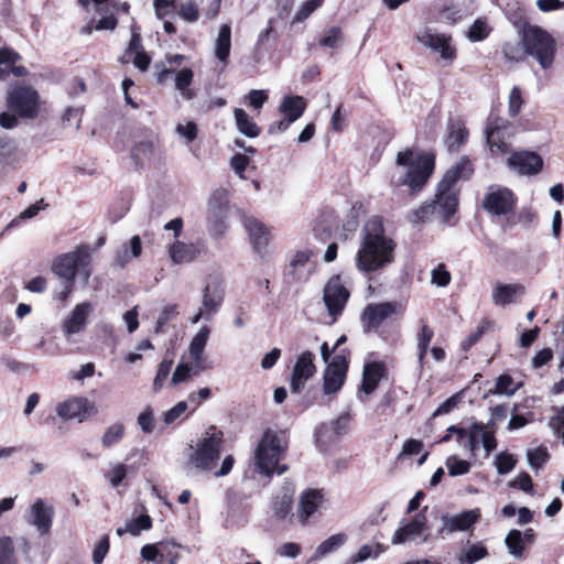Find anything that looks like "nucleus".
<instances>
[{"mask_svg":"<svg viewBox=\"0 0 564 564\" xmlns=\"http://www.w3.org/2000/svg\"><path fill=\"white\" fill-rule=\"evenodd\" d=\"M394 249L395 242L386 236L383 217L375 215L364 226L356 265L362 272L378 271L393 262Z\"/></svg>","mask_w":564,"mask_h":564,"instance_id":"1","label":"nucleus"},{"mask_svg":"<svg viewBox=\"0 0 564 564\" xmlns=\"http://www.w3.org/2000/svg\"><path fill=\"white\" fill-rule=\"evenodd\" d=\"M395 164L406 167V171L394 182V185L397 187L406 186L411 195H416L423 191L434 174L436 154L432 150L405 148L398 152Z\"/></svg>","mask_w":564,"mask_h":564,"instance_id":"2","label":"nucleus"},{"mask_svg":"<svg viewBox=\"0 0 564 564\" xmlns=\"http://www.w3.org/2000/svg\"><path fill=\"white\" fill-rule=\"evenodd\" d=\"M288 449V440L284 432H275L268 427L256 448V465L259 471L268 477L274 473L282 475L288 470L286 465H279Z\"/></svg>","mask_w":564,"mask_h":564,"instance_id":"3","label":"nucleus"},{"mask_svg":"<svg viewBox=\"0 0 564 564\" xmlns=\"http://www.w3.org/2000/svg\"><path fill=\"white\" fill-rule=\"evenodd\" d=\"M520 35L527 56L535 59L541 68H551L557 51L556 41L553 35L543 28L532 25L525 21L520 30Z\"/></svg>","mask_w":564,"mask_h":564,"instance_id":"4","label":"nucleus"},{"mask_svg":"<svg viewBox=\"0 0 564 564\" xmlns=\"http://www.w3.org/2000/svg\"><path fill=\"white\" fill-rule=\"evenodd\" d=\"M224 444V433L215 425H210L205 436L198 441L195 452L191 458L195 466L203 470H212L220 457Z\"/></svg>","mask_w":564,"mask_h":564,"instance_id":"5","label":"nucleus"},{"mask_svg":"<svg viewBox=\"0 0 564 564\" xmlns=\"http://www.w3.org/2000/svg\"><path fill=\"white\" fill-rule=\"evenodd\" d=\"M7 106L10 111L23 119H34L40 112V95L30 85H15L7 97Z\"/></svg>","mask_w":564,"mask_h":564,"instance_id":"6","label":"nucleus"},{"mask_svg":"<svg viewBox=\"0 0 564 564\" xmlns=\"http://www.w3.org/2000/svg\"><path fill=\"white\" fill-rule=\"evenodd\" d=\"M89 265V246L82 243L74 251L58 256L52 263V271L65 281H75L79 268L85 270Z\"/></svg>","mask_w":564,"mask_h":564,"instance_id":"7","label":"nucleus"},{"mask_svg":"<svg viewBox=\"0 0 564 564\" xmlns=\"http://www.w3.org/2000/svg\"><path fill=\"white\" fill-rule=\"evenodd\" d=\"M485 133L487 144L494 155L510 152L508 140L512 135V123L509 120L498 113L490 112L487 118Z\"/></svg>","mask_w":564,"mask_h":564,"instance_id":"8","label":"nucleus"},{"mask_svg":"<svg viewBox=\"0 0 564 564\" xmlns=\"http://www.w3.org/2000/svg\"><path fill=\"white\" fill-rule=\"evenodd\" d=\"M349 297L350 291L343 283L340 274L332 275L324 286L323 301L333 322L343 314Z\"/></svg>","mask_w":564,"mask_h":564,"instance_id":"9","label":"nucleus"},{"mask_svg":"<svg viewBox=\"0 0 564 564\" xmlns=\"http://www.w3.org/2000/svg\"><path fill=\"white\" fill-rule=\"evenodd\" d=\"M518 197L508 187H490L481 206L492 216H508L514 213Z\"/></svg>","mask_w":564,"mask_h":564,"instance_id":"10","label":"nucleus"},{"mask_svg":"<svg viewBox=\"0 0 564 564\" xmlns=\"http://www.w3.org/2000/svg\"><path fill=\"white\" fill-rule=\"evenodd\" d=\"M398 308H400V304L398 302L368 304L360 316L364 330H377L388 317L398 312Z\"/></svg>","mask_w":564,"mask_h":564,"instance_id":"11","label":"nucleus"},{"mask_svg":"<svg viewBox=\"0 0 564 564\" xmlns=\"http://www.w3.org/2000/svg\"><path fill=\"white\" fill-rule=\"evenodd\" d=\"M507 164L520 175H536L543 170L544 162L539 153L529 150H520L510 154Z\"/></svg>","mask_w":564,"mask_h":564,"instance_id":"12","label":"nucleus"},{"mask_svg":"<svg viewBox=\"0 0 564 564\" xmlns=\"http://www.w3.org/2000/svg\"><path fill=\"white\" fill-rule=\"evenodd\" d=\"M316 372L314 364V354L312 351H303L296 359L293 367L290 388L292 393H301L305 383Z\"/></svg>","mask_w":564,"mask_h":564,"instance_id":"13","label":"nucleus"},{"mask_svg":"<svg viewBox=\"0 0 564 564\" xmlns=\"http://www.w3.org/2000/svg\"><path fill=\"white\" fill-rule=\"evenodd\" d=\"M56 412L64 420L77 419L83 422L88 415L96 412L94 403L84 397H74L61 402L56 406Z\"/></svg>","mask_w":564,"mask_h":564,"instance_id":"14","label":"nucleus"},{"mask_svg":"<svg viewBox=\"0 0 564 564\" xmlns=\"http://www.w3.org/2000/svg\"><path fill=\"white\" fill-rule=\"evenodd\" d=\"M22 59L20 53L10 46L0 47V80H8L10 76L18 78L26 77L29 70L18 62Z\"/></svg>","mask_w":564,"mask_h":564,"instance_id":"15","label":"nucleus"},{"mask_svg":"<svg viewBox=\"0 0 564 564\" xmlns=\"http://www.w3.org/2000/svg\"><path fill=\"white\" fill-rule=\"evenodd\" d=\"M389 370L384 361H368L364 366L360 391L372 394L383 379H388Z\"/></svg>","mask_w":564,"mask_h":564,"instance_id":"16","label":"nucleus"},{"mask_svg":"<svg viewBox=\"0 0 564 564\" xmlns=\"http://www.w3.org/2000/svg\"><path fill=\"white\" fill-rule=\"evenodd\" d=\"M54 514V507L39 498L31 506L29 522L36 528L40 534L45 535L52 529Z\"/></svg>","mask_w":564,"mask_h":564,"instance_id":"17","label":"nucleus"},{"mask_svg":"<svg viewBox=\"0 0 564 564\" xmlns=\"http://www.w3.org/2000/svg\"><path fill=\"white\" fill-rule=\"evenodd\" d=\"M324 501V495L321 489L308 488L300 496L297 507V519L302 525L308 523V519L319 509Z\"/></svg>","mask_w":564,"mask_h":564,"instance_id":"18","label":"nucleus"},{"mask_svg":"<svg viewBox=\"0 0 564 564\" xmlns=\"http://www.w3.org/2000/svg\"><path fill=\"white\" fill-rule=\"evenodd\" d=\"M207 248L204 241L197 240L196 242L175 241L170 247V257L175 263H188L196 260Z\"/></svg>","mask_w":564,"mask_h":564,"instance_id":"19","label":"nucleus"},{"mask_svg":"<svg viewBox=\"0 0 564 564\" xmlns=\"http://www.w3.org/2000/svg\"><path fill=\"white\" fill-rule=\"evenodd\" d=\"M245 228L249 234L254 251L261 256L264 254L271 240L270 229L263 223L253 217L246 218Z\"/></svg>","mask_w":564,"mask_h":564,"instance_id":"20","label":"nucleus"},{"mask_svg":"<svg viewBox=\"0 0 564 564\" xmlns=\"http://www.w3.org/2000/svg\"><path fill=\"white\" fill-rule=\"evenodd\" d=\"M474 173V166L468 156L463 155L459 161L448 169L440 181V187L443 191L453 189L459 180H469Z\"/></svg>","mask_w":564,"mask_h":564,"instance_id":"21","label":"nucleus"},{"mask_svg":"<svg viewBox=\"0 0 564 564\" xmlns=\"http://www.w3.org/2000/svg\"><path fill=\"white\" fill-rule=\"evenodd\" d=\"M91 310L93 307L89 302L77 304L70 312V315L64 322L63 328L65 334L74 335L84 330Z\"/></svg>","mask_w":564,"mask_h":564,"instance_id":"22","label":"nucleus"},{"mask_svg":"<svg viewBox=\"0 0 564 564\" xmlns=\"http://www.w3.org/2000/svg\"><path fill=\"white\" fill-rule=\"evenodd\" d=\"M433 203H436V209H438V213L445 224H448L451 221V218L456 214L459 205L458 200V194L451 191H443L442 187H440V184L437 185V192H436V200Z\"/></svg>","mask_w":564,"mask_h":564,"instance_id":"23","label":"nucleus"},{"mask_svg":"<svg viewBox=\"0 0 564 564\" xmlns=\"http://www.w3.org/2000/svg\"><path fill=\"white\" fill-rule=\"evenodd\" d=\"M434 338V329L423 318L420 319V328L415 335L416 356L420 370L427 366V352Z\"/></svg>","mask_w":564,"mask_h":564,"instance_id":"24","label":"nucleus"},{"mask_svg":"<svg viewBox=\"0 0 564 564\" xmlns=\"http://www.w3.org/2000/svg\"><path fill=\"white\" fill-rule=\"evenodd\" d=\"M294 489L291 486H284L281 492L272 499V511L279 520L294 517L292 513Z\"/></svg>","mask_w":564,"mask_h":564,"instance_id":"25","label":"nucleus"},{"mask_svg":"<svg viewBox=\"0 0 564 564\" xmlns=\"http://www.w3.org/2000/svg\"><path fill=\"white\" fill-rule=\"evenodd\" d=\"M141 556L148 562L163 564L169 557V564H175L178 554H172L167 543L145 544L141 549Z\"/></svg>","mask_w":564,"mask_h":564,"instance_id":"26","label":"nucleus"},{"mask_svg":"<svg viewBox=\"0 0 564 564\" xmlns=\"http://www.w3.org/2000/svg\"><path fill=\"white\" fill-rule=\"evenodd\" d=\"M468 137L469 131L462 121H449L445 138L447 150L449 152H458L466 144Z\"/></svg>","mask_w":564,"mask_h":564,"instance_id":"27","label":"nucleus"},{"mask_svg":"<svg viewBox=\"0 0 564 564\" xmlns=\"http://www.w3.org/2000/svg\"><path fill=\"white\" fill-rule=\"evenodd\" d=\"M524 293L525 288L520 283H497L492 292V300L495 304L506 306L511 304L517 295H523Z\"/></svg>","mask_w":564,"mask_h":564,"instance_id":"28","label":"nucleus"},{"mask_svg":"<svg viewBox=\"0 0 564 564\" xmlns=\"http://www.w3.org/2000/svg\"><path fill=\"white\" fill-rule=\"evenodd\" d=\"M306 109V101L302 96H285L279 107L280 112L295 122Z\"/></svg>","mask_w":564,"mask_h":564,"instance_id":"29","label":"nucleus"},{"mask_svg":"<svg viewBox=\"0 0 564 564\" xmlns=\"http://www.w3.org/2000/svg\"><path fill=\"white\" fill-rule=\"evenodd\" d=\"M480 518L479 509L466 510L446 521L449 532L466 531L470 529Z\"/></svg>","mask_w":564,"mask_h":564,"instance_id":"30","label":"nucleus"},{"mask_svg":"<svg viewBox=\"0 0 564 564\" xmlns=\"http://www.w3.org/2000/svg\"><path fill=\"white\" fill-rule=\"evenodd\" d=\"M230 48L231 28L229 24H223L216 40L215 55L224 65H227L229 62Z\"/></svg>","mask_w":564,"mask_h":564,"instance_id":"31","label":"nucleus"},{"mask_svg":"<svg viewBox=\"0 0 564 564\" xmlns=\"http://www.w3.org/2000/svg\"><path fill=\"white\" fill-rule=\"evenodd\" d=\"M238 130L248 138H257L261 133V128L254 120L241 108L234 111Z\"/></svg>","mask_w":564,"mask_h":564,"instance_id":"32","label":"nucleus"},{"mask_svg":"<svg viewBox=\"0 0 564 564\" xmlns=\"http://www.w3.org/2000/svg\"><path fill=\"white\" fill-rule=\"evenodd\" d=\"M224 301V292L217 285H207L204 290L203 306L207 314H214L218 311Z\"/></svg>","mask_w":564,"mask_h":564,"instance_id":"33","label":"nucleus"},{"mask_svg":"<svg viewBox=\"0 0 564 564\" xmlns=\"http://www.w3.org/2000/svg\"><path fill=\"white\" fill-rule=\"evenodd\" d=\"M194 73L191 68L184 67L176 73L175 87L186 100H191L196 96L194 89L189 88L193 83Z\"/></svg>","mask_w":564,"mask_h":564,"instance_id":"34","label":"nucleus"},{"mask_svg":"<svg viewBox=\"0 0 564 564\" xmlns=\"http://www.w3.org/2000/svg\"><path fill=\"white\" fill-rule=\"evenodd\" d=\"M313 256L311 250L296 251L290 261L289 269L284 272V278L288 283H292L299 280L297 268L304 267Z\"/></svg>","mask_w":564,"mask_h":564,"instance_id":"35","label":"nucleus"},{"mask_svg":"<svg viewBox=\"0 0 564 564\" xmlns=\"http://www.w3.org/2000/svg\"><path fill=\"white\" fill-rule=\"evenodd\" d=\"M491 32L492 28L489 25L487 18H477L469 26L466 36L470 42H482Z\"/></svg>","mask_w":564,"mask_h":564,"instance_id":"36","label":"nucleus"},{"mask_svg":"<svg viewBox=\"0 0 564 564\" xmlns=\"http://www.w3.org/2000/svg\"><path fill=\"white\" fill-rule=\"evenodd\" d=\"M437 12L441 19L455 24L462 20V8L452 0H442L437 6Z\"/></svg>","mask_w":564,"mask_h":564,"instance_id":"37","label":"nucleus"},{"mask_svg":"<svg viewBox=\"0 0 564 564\" xmlns=\"http://www.w3.org/2000/svg\"><path fill=\"white\" fill-rule=\"evenodd\" d=\"M501 54L507 62L511 63L523 62L527 56L521 39L520 42H505L501 45Z\"/></svg>","mask_w":564,"mask_h":564,"instance_id":"38","label":"nucleus"},{"mask_svg":"<svg viewBox=\"0 0 564 564\" xmlns=\"http://www.w3.org/2000/svg\"><path fill=\"white\" fill-rule=\"evenodd\" d=\"M386 550H387V546H384L381 543H376L375 546L369 545V544H365V545L359 547L357 553L352 554L349 557L348 563L349 564H357V563H360V562H365V561H367L370 557L377 558Z\"/></svg>","mask_w":564,"mask_h":564,"instance_id":"39","label":"nucleus"},{"mask_svg":"<svg viewBox=\"0 0 564 564\" xmlns=\"http://www.w3.org/2000/svg\"><path fill=\"white\" fill-rule=\"evenodd\" d=\"M505 543L510 554L517 558L523 557L525 544L521 531L517 529L510 530L506 536Z\"/></svg>","mask_w":564,"mask_h":564,"instance_id":"40","label":"nucleus"},{"mask_svg":"<svg viewBox=\"0 0 564 564\" xmlns=\"http://www.w3.org/2000/svg\"><path fill=\"white\" fill-rule=\"evenodd\" d=\"M139 31H140L139 25L133 24L131 26V37H130L127 48L124 50L123 55L119 58L120 63L127 64L133 54H135L139 51H144L143 44H142V37H141V34Z\"/></svg>","mask_w":564,"mask_h":564,"instance_id":"41","label":"nucleus"},{"mask_svg":"<svg viewBox=\"0 0 564 564\" xmlns=\"http://www.w3.org/2000/svg\"><path fill=\"white\" fill-rule=\"evenodd\" d=\"M424 531L412 520L400 527L392 536V544H403L413 536L423 534Z\"/></svg>","mask_w":564,"mask_h":564,"instance_id":"42","label":"nucleus"},{"mask_svg":"<svg viewBox=\"0 0 564 564\" xmlns=\"http://www.w3.org/2000/svg\"><path fill=\"white\" fill-rule=\"evenodd\" d=\"M209 336V328L204 326L199 329V332L194 336L189 345V354L191 357L196 361H200L203 351L207 344V339Z\"/></svg>","mask_w":564,"mask_h":564,"instance_id":"43","label":"nucleus"},{"mask_svg":"<svg viewBox=\"0 0 564 564\" xmlns=\"http://www.w3.org/2000/svg\"><path fill=\"white\" fill-rule=\"evenodd\" d=\"M494 324L490 319L484 318L480 321L479 325L476 327L474 332H471L460 344L462 349L464 351H468L473 346H475L484 334L492 328Z\"/></svg>","mask_w":564,"mask_h":564,"instance_id":"44","label":"nucleus"},{"mask_svg":"<svg viewBox=\"0 0 564 564\" xmlns=\"http://www.w3.org/2000/svg\"><path fill=\"white\" fill-rule=\"evenodd\" d=\"M347 541V535L345 533H336L324 540L316 549V556H325L340 546H343Z\"/></svg>","mask_w":564,"mask_h":564,"instance_id":"45","label":"nucleus"},{"mask_svg":"<svg viewBox=\"0 0 564 564\" xmlns=\"http://www.w3.org/2000/svg\"><path fill=\"white\" fill-rule=\"evenodd\" d=\"M349 350L343 349L336 354L325 369L346 378L349 368Z\"/></svg>","mask_w":564,"mask_h":564,"instance_id":"46","label":"nucleus"},{"mask_svg":"<svg viewBox=\"0 0 564 564\" xmlns=\"http://www.w3.org/2000/svg\"><path fill=\"white\" fill-rule=\"evenodd\" d=\"M346 378L327 369L323 376V391L325 394L338 392L345 383Z\"/></svg>","mask_w":564,"mask_h":564,"instance_id":"47","label":"nucleus"},{"mask_svg":"<svg viewBox=\"0 0 564 564\" xmlns=\"http://www.w3.org/2000/svg\"><path fill=\"white\" fill-rule=\"evenodd\" d=\"M0 564H18L14 543L10 536L0 538Z\"/></svg>","mask_w":564,"mask_h":564,"instance_id":"48","label":"nucleus"},{"mask_svg":"<svg viewBox=\"0 0 564 564\" xmlns=\"http://www.w3.org/2000/svg\"><path fill=\"white\" fill-rule=\"evenodd\" d=\"M124 436V425L122 423H115L110 425L101 437L104 447L109 448L119 443Z\"/></svg>","mask_w":564,"mask_h":564,"instance_id":"49","label":"nucleus"},{"mask_svg":"<svg viewBox=\"0 0 564 564\" xmlns=\"http://www.w3.org/2000/svg\"><path fill=\"white\" fill-rule=\"evenodd\" d=\"M325 0H305L295 12L292 23L305 21L313 12L324 4Z\"/></svg>","mask_w":564,"mask_h":564,"instance_id":"50","label":"nucleus"},{"mask_svg":"<svg viewBox=\"0 0 564 564\" xmlns=\"http://www.w3.org/2000/svg\"><path fill=\"white\" fill-rule=\"evenodd\" d=\"M419 41L425 45L426 47L432 48L433 51L438 50L442 44H445V41H452V36L445 33H431L426 31L424 34L417 37Z\"/></svg>","mask_w":564,"mask_h":564,"instance_id":"51","label":"nucleus"},{"mask_svg":"<svg viewBox=\"0 0 564 564\" xmlns=\"http://www.w3.org/2000/svg\"><path fill=\"white\" fill-rule=\"evenodd\" d=\"M517 465V458L513 454L501 452L495 458V466L499 475H506L513 470Z\"/></svg>","mask_w":564,"mask_h":564,"instance_id":"52","label":"nucleus"},{"mask_svg":"<svg viewBox=\"0 0 564 564\" xmlns=\"http://www.w3.org/2000/svg\"><path fill=\"white\" fill-rule=\"evenodd\" d=\"M528 462L534 469H540L550 459L549 451L545 446L540 445L534 449L528 451Z\"/></svg>","mask_w":564,"mask_h":564,"instance_id":"53","label":"nucleus"},{"mask_svg":"<svg viewBox=\"0 0 564 564\" xmlns=\"http://www.w3.org/2000/svg\"><path fill=\"white\" fill-rule=\"evenodd\" d=\"M343 41V31L339 26H332L319 39L318 44L322 47L337 48Z\"/></svg>","mask_w":564,"mask_h":564,"instance_id":"54","label":"nucleus"},{"mask_svg":"<svg viewBox=\"0 0 564 564\" xmlns=\"http://www.w3.org/2000/svg\"><path fill=\"white\" fill-rule=\"evenodd\" d=\"M485 429L486 425L481 422H475L469 426V433L466 437L467 441L464 446L471 453H475L479 448V438H481V433Z\"/></svg>","mask_w":564,"mask_h":564,"instance_id":"55","label":"nucleus"},{"mask_svg":"<svg viewBox=\"0 0 564 564\" xmlns=\"http://www.w3.org/2000/svg\"><path fill=\"white\" fill-rule=\"evenodd\" d=\"M513 379L508 373H502L497 378V382L494 389L489 392L491 394H507L512 395L518 390V387H512Z\"/></svg>","mask_w":564,"mask_h":564,"instance_id":"56","label":"nucleus"},{"mask_svg":"<svg viewBox=\"0 0 564 564\" xmlns=\"http://www.w3.org/2000/svg\"><path fill=\"white\" fill-rule=\"evenodd\" d=\"M436 210V203H424L419 208L414 209L410 215V220L413 224H423L426 223L430 217Z\"/></svg>","mask_w":564,"mask_h":564,"instance_id":"57","label":"nucleus"},{"mask_svg":"<svg viewBox=\"0 0 564 564\" xmlns=\"http://www.w3.org/2000/svg\"><path fill=\"white\" fill-rule=\"evenodd\" d=\"M524 104V99L522 97L521 88L518 86H513L508 101V111L511 118H516L519 116L521 108Z\"/></svg>","mask_w":564,"mask_h":564,"instance_id":"58","label":"nucleus"},{"mask_svg":"<svg viewBox=\"0 0 564 564\" xmlns=\"http://www.w3.org/2000/svg\"><path fill=\"white\" fill-rule=\"evenodd\" d=\"M152 527V519L148 514H140L127 522V530L132 535H139L141 531L149 530Z\"/></svg>","mask_w":564,"mask_h":564,"instance_id":"59","label":"nucleus"},{"mask_svg":"<svg viewBox=\"0 0 564 564\" xmlns=\"http://www.w3.org/2000/svg\"><path fill=\"white\" fill-rule=\"evenodd\" d=\"M178 314L177 305L171 304L163 307L155 323V333H162L167 323Z\"/></svg>","mask_w":564,"mask_h":564,"instance_id":"60","label":"nucleus"},{"mask_svg":"<svg viewBox=\"0 0 564 564\" xmlns=\"http://www.w3.org/2000/svg\"><path fill=\"white\" fill-rule=\"evenodd\" d=\"M446 466L451 476L465 475L470 469V464L467 460L458 459L456 456H449L446 459Z\"/></svg>","mask_w":564,"mask_h":564,"instance_id":"61","label":"nucleus"},{"mask_svg":"<svg viewBox=\"0 0 564 564\" xmlns=\"http://www.w3.org/2000/svg\"><path fill=\"white\" fill-rule=\"evenodd\" d=\"M172 365H173V360L167 359V358H164L160 362L158 371H156V376L153 381V389L155 391L161 390V388L163 387L164 381L167 379V377L170 375Z\"/></svg>","mask_w":564,"mask_h":564,"instance_id":"62","label":"nucleus"},{"mask_svg":"<svg viewBox=\"0 0 564 564\" xmlns=\"http://www.w3.org/2000/svg\"><path fill=\"white\" fill-rule=\"evenodd\" d=\"M488 555V550L480 542L473 544L465 553L463 561L466 564H474L477 561L485 558Z\"/></svg>","mask_w":564,"mask_h":564,"instance_id":"63","label":"nucleus"},{"mask_svg":"<svg viewBox=\"0 0 564 564\" xmlns=\"http://www.w3.org/2000/svg\"><path fill=\"white\" fill-rule=\"evenodd\" d=\"M177 14L186 22H196L199 19V10L194 1H187L181 4Z\"/></svg>","mask_w":564,"mask_h":564,"instance_id":"64","label":"nucleus"}]
</instances>
